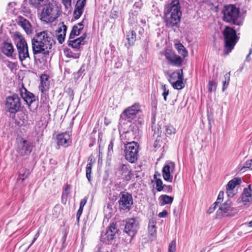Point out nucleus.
<instances>
[{
    "instance_id": "680f3d73",
    "label": "nucleus",
    "mask_w": 252,
    "mask_h": 252,
    "mask_svg": "<svg viewBox=\"0 0 252 252\" xmlns=\"http://www.w3.org/2000/svg\"><path fill=\"white\" fill-rule=\"evenodd\" d=\"M226 189V193L228 197H232L234 195L235 193L234 192L233 190H230V189Z\"/></svg>"
},
{
    "instance_id": "c756f323",
    "label": "nucleus",
    "mask_w": 252,
    "mask_h": 252,
    "mask_svg": "<svg viewBox=\"0 0 252 252\" xmlns=\"http://www.w3.org/2000/svg\"><path fill=\"white\" fill-rule=\"evenodd\" d=\"M241 179L239 177L234 178L230 180L226 186V189H229L230 190H233L237 185H239L241 184Z\"/></svg>"
},
{
    "instance_id": "49530a36",
    "label": "nucleus",
    "mask_w": 252,
    "mask_h": 252,
    "mask_svg": "<svg viewBox=\"0 0 252 252\" xmlns=\"http://www.w3.org/2000/svg\"><path fill=\"white\" fill-rule=\"evenodd\" d=\"M84 11L80 10L75 8L73 11V17L76 20L78 19L82 15Z\"/></svg>"
},
{
    "instance_id": "cd10ccee",
    "label": "nucleus",
    "mask_w": 252,
    "mask_h": 252,
    "mask_svg": "<svg viewBox=\"0 0 252 252\" xmlns=\"http://www.w3.org/2000/svg\"><path fill=\"white\" fill-rule=\"evenodd\" d=\"M67 43L68 46L74 49L75 51L80 53L81 45H82L76 39H69V38Z\"/></svg>"
},
{
    "instance_id": "8fccbe9b",
    "label": "nucleus",
    "mask_w": 252,
    "mask_h": 252,
    "mask_svg": "<svg viewBox=\"0 0 252 252\" xmlns=\"http://www.w3.org/2000/svg\"><path fill=\"white\" fill-rule=\"evenodd\" d=\"M85 71L84 66L82 65L79 70L76 72L74 73V78L76 79H78L80 76L82 75L83 72Z\"/></svg>"
},
{
    "instance_id": "72a5a7b5",
    "label": "nucleus",
    "mask_w": 252,
    "mask_h": 252,
    "mask_svg": "<svg viewBox=\"0 0 252 252\" xmlns=\"http://www.w3.org/2000/svg\"><path fill=\"white\" fill-rule=\"evenodd\" d=\"M65 55L68 58H72L73 59H78L80 55V53L75 51L73 52L69 48H65L63 50Z\"/></svg>"
},
{
    "instance_id": "4c0bfd02",
    "label": "nucleus",
    "mask_w": 252,
    "mask_h": 252,
    "mask_svg": "<svg viewBox=\"0 0 252 252\" xmlns=\"http://www.w3.org/2000/svg\"><path fill=\"white\" fill-rule=\"evenodd\" d=\"M19 20L18 24L21 25V26L25 30L28 29L29 26L31 27V25L29 21L24 17L19 16Z\"/></svg>"
},
{
    "instance_id": "2f4dec72",
    "label": "nucleus",
    "mask_w": 252,
    "mask_h": 252,
    "mask_svg": "<svg viewBox=\"0 0 252 252\" xmlns=\"http://www.w3.org/2000/svg\"><path fill=\"white\" fill-rule=\"evenodd\" d=\"M136 33L134 31H130L126 34V39L128 47L134 45L136 40Z\"/></svg>"
},
{
    "instance_id": "4be33fe9",
    "label": "nucleus",
    "mask_w": 252,
    "mask_h": 252,
    "mask_svg": "<svg viewBox=\"0 0 252 252\" xmlns=\"http://www.w3.org/2000/svg\"><path fill=\"white\" fill-rule=\"evenodd\" d=\"M63 25L56 31L57 40L60 44H62L64 41L66 32L67 31V27L63 23H62Z\"/></svg>"
},
{
    "instance_id": "79ce46f5",
    "label": "nucleus",
    "mask_w": 252,
    "mask_h": 252,
    "mask_svg": "<svg viewBox=\"0 0 252 252\" xmlns=\"http://www.w3.org/2000/svg\"><path fill=\"white\" fill-rule=\"evenodd\" d=\"M156 185V189L158 191H161L163 190L164 184L161 179H157L155 180Z\"/></svg>"
},
{
    "instance_id": "2eb2a0df",
    "label": "nucleus",
    "mask_w": 252,
    "mask_h": 252,
    "mask_svg": "<svg viewBox=\"0 0 252 252\" xmlns=\"http://www.w3.org/2000/svg\"><path fill=\"white\" fill-rule=\"evenodd\" d=\"M233 210L232 202L230 199H228L219 207L216 213V218L220 219L228 216Z\"/></svg>"
},
{
    "instance_id": "39448f33",
    "label": "nucleus",
    "mask_w": 252,
    "mask_h": 252,
    "mask_svg": "<svg viewBox=\"0 0 252 252\" xmlns=\"http://www.w3.org/2000/svg\"><path fill=\"white\" fill-rule=\"evenodd\" d=\"M59 8L55 2L44 5L41 13V19L46 22H53L59 16Z\"/></svg>"
},
{
    "instance_id": "aec40b11",
    "label": "nucleus",
    "mask_w": 252,
    "mask_h": 252,
    "mask_svg": "<svg viewBox=\"0 0 252 252\" xmlns=\"http://www.w3.org/2000/svg\"><path fill=\"white\" fill-rule=\"evenodd\" d=\"M19 92L20 95L28 105L29 108L31 107L32 103L36 101V99H38L37 96L32 93L28 91L24 86L20 88Z\"/></svg>"
},
{
    "instance_id": "20e7f679",
    "label": "nucleus",
    "mask_w": 252,
    "mask_h": 252,
    "mask_svg": "<svg viewBox=\"0 0 252 252\" xmlns=\"http://www.w3.org/2000/svg\"><path fill=\"white\" fill-rule=\"evenodd\" d=\"M224 36V54L228 55L234 47L237 42L236 31L233 28L226 26L222 31Z\"/></svg>"
},
{
    "instance_id": "c03bdc74",
    "label": "nucleus",
    "mask_w": 252,
    "mask_h": 252,
    "mask_svg": "<svg viewBox=\"0 0 252 252\" xmlns=\"http://www.w3.org/2000/svg\"><path fill=\"white\" fill-rule=\"evenodd\" d=\"M161 89L163 90V93L162 94V95L163 96L164 100L165 101H166L167 96L169 94V90L167 88V86L166 85H162Z\"/></svg>"
},
{
    "instance_id": "052dcab7",
    "label": "nucleus",
    "mask_w": 252,
    "mask_h": 252,
    "mask_svg": "<svg viewBox=\"0 0 252 252\" xmlns=\"http://www.w3.org/2000/svg\"><path fill=\"white\" fill-rule=\"evenodd\" d=\"M63 236L62 238V241L63 245H64L65 243L66 240L67 233L66 232V231L64 230L63 232Z\"/></svg>"
},
{
    "instance_id": "09e8293b",
    "label": "nucleus",
    "mask_w": 252,
    "mask_h": 252,
    "mask_svg": "<svg viewBox=\"0 0 252 252\" xmlns=\"http://www.w3.org/2000/svg\"><path fill=\"white\" fill-rule=\"evenodd\" d=\"M176 243L174 241H172L168 246V252H175Z\"/></svg>"
},
{
    "instance_id": "5fc2aeb1",
    "label": "nucleus",
    "mask_w": 252,
    "mask_h": 252,
    "mask_svg": "<svg viewBox=\"0 0 252 252\" xmlns=\"http://www.w3.org/2000/svg\"><path fill=\"white\" fill-rule=\"evenodd\" d=\"M163 186H164V189H163V190L164 192H166L167 193H171L172 192L173 189H172V187L171 185H164Z\"/></svg>"
},
{
    "instance_id": "4468645a",
    "label": "nucleus",
    "mask_w": 252,
    "mask_h": 252,
    "mask_svg": "<svg viewBox=\"0 0 252 252\" xmlns=\"http://www.w3.org/2000/svg\"><path fill=\"white\" fill-rule=\"evenodd\" d=\"M33 147L32 142L27 140H23L18 143L16 151L21 156H29L32 152Z\"/></svg>"
},
{
    "instance_id": "b1692460",
    "label": "nucleus",
    "mask_w": 252,
    "mask_h": 252,
    "mask_svg": "<svg viewBox=\"0 0 252 252\" xmlns=\"http://www.w3.org/2000/svg\"><path fill=\"white\" fill-rule=\"evenodd\" d=\"M90 161L87 165L86 167V177L89 183H91V173L92 169L93 167V163L95 162L94 159H93V157L90 156L88 159Z\"/></svg>"
},
{
    "instance_id": "393cba45",
    "label": "nucleus",
    "mask_w": 252,
    "mask_h": 252,
    "mask_svg": "<svg viewBox=\"0 0 252 252\" xmlns=\"http://www.w3.org/2000/svg\"><path fill=\"white\" fill-rule=\"evenodd\" d=\"M156 218H152L149 220L148 223V232L149 234L151 236H155L157 232L156 227Z\"/></svg>"
},
{
    "instance_id": "3c124183",
    "label": "nucleus",
    "mask_w": 252,
    "mask_h": 252,
    "mask_svg": "<svg viewBox=\"0 0 252 252\" xmlns=\"http://www.w3.org/2000/svg\"><path fill=\"white\" fill-rule=\"evenodd\" d=\"M114 145V140L111 139V141L110 142L108 147V154L109 155H111L112 154L113 152V148Z\"/></svg>"
},
{
    "instance_id": "de8ad7c7",
    "label": "nucleus",
    "mask_w": 252,
    "mask_h": 252,
    "mask_svg": "<svg viewBox=\"0 0 252 252\" xmlns=\"http://www.w3.org/2000/svg\"><path fill=\"white\" fill-rule=\"evenodd\" d=\"M87 33H84L80 37L76 38V39L81 44V45H83L85 44L86 41H85L87 37Z\"/></svg>"
},
{
    "instance_id": "6e6552de",
    "label": "nucleus",
    "mask_w": 252,
    "mask_h": 252,
    "mask_svg": "<svg viewBox=\"0 0 252 252\" xmlns=\"http://www.w3.org/2000/svg\"><path fill=\"white\" fill-rule=\"evenodd\" d=\"M126 159L131 163H135L138 159L139 144L134 141L128 142L125 145Z\"/></svg>"
},
{
    "instance_id": "dca6fc26",
    "label": "nucleus",
    "mask_w": 252,
    "mask_h": 252,
    "mask_svg": "<svg viewBox=\"0 0 252 252\" xmlns=\"http://www.w3.org/2000/svg\"><path fill=\"white\" fill-rule=\"evenodd\" d=\"M165 57L170 65L177 67L182 66L184 61L183 59L172 51H166L165 53Z\"/></svg>"
},
{
    "instance_id": "c9c22d12",
    "label": "nucleus",
    "mask_w": 252,
    "mask_h": 252,
    "mask_svg": "<svg viewBox=\"0 0 252 252\" xmlns=\"http://www.w3.org/2000/svg\"><path fill=\"white\" fill-rule=\"evenodd\" d=\"M140 11L136 9H132L130 11L129 14V20L131 23H135L137 22V16Z\"/></svg>"
},
{
    "instance_id": "ea45409f",
    "label": "nucleus",
    "mask_w": 252,
    "mask_h": 252,
    "mask_svg": "<svg viewBox=\"0 0 252 252\" xmlns=\"http://www.w3.org/2000/svg\"><path fill=\"white\" fill-rule=\"evenodd\" d=\"M86 0H77L75 8L84 11V8L86 5Z\"/></svg>"
},
{
    "instance_id": "0e129e2a",
    "label": "nucleus",
    "mask_w": 252,
    "mask_h": 252,
    "mask_svg": "<svg viewBox=\"0 0 252 252\" xmlns=\"http://www.w3.org/2000/svg\"><path fill=\"white\" fill-rule=\"evenodd\" d=\"M87 199L88 198L86 197L82 199L80 201L79 207L84 208V206L86 205L87 202Z\"/></svg>"
},
{
    "instance_id": "58836bf2",
    "label": "nucleus",
    "mask_w": 252,
    "mask_h": 252,
    "mask_svg": "<svg viewBox=\"0 0 252 252\" xmlns=\"http://www.w3.org/2000/svg\"><path fill=\"white\" fill-rule=\"evenodd\" d=\"M230 72L226 73L224 75V80L222 82L223 86H222V91L223 92H224L225 90V89L227 88V87L229 85V81H230Z\"/></svg>"
},
{
    "instance_id": "37998d69",
    "label": "nucleus",
    "mask_w": 252,
    "mask_h": 252,
    "mask_svg": "<svg viewBox=\"0 0 252 252\" xmlns=\"http://www.w3.org/2000/svg\"><path fill=\"white\" fill-rule=\"evenodd\" d=\"M43 1V0H30V3L35 8H39L42 6L41 2Z\"/></svg>"
},
{
    "instance_id": "a19ab883",
    "label": "nucleus",
    "mask_w": 252,
    "mask_h": 252,
    "mask_svg": "<svg viewBox=\"0 0 252 252\" xmlns=\"http://www.w3.org/2000/svg\"><path fill=\"white\" fill-rule=\"evenodd\" d=\"M64 93L67 94L69 97L68 99L70 101H72L74 98V92L73 90L70 88H67L64 91Z\"/></svg>"
},
{
    "instance_id": "423d86ee",
    "label": "nucleus",
    "mask_w": 252,
    "mask_h": 252,
    "mask_svg": "<svg viewBox=\"0 0 252 252\" xmlns=\"http://www.w3.org/2000/svg\"><path fill=\"white\" fill-rule=\"evenodd\" d=\"M13 38L14 40H18L16 46L20 61L23 62L27 58H30L28 44L22 34L19 32H16L13 35Z\"/></svg>"
},
{
    "instance_id": "f257e3e1",
    "label": "nucleus",
    "mask_w": 252,
    "mask_h": 252,
    "mask_svg": "<svg viewBox=\"0 0 252 252\" xmlns=\"http://www.w3.org/2000/svg\"><path fill=\"white\" fill-rule=\"evenodd\" d=\"M56 43L52 33L48 30L36 32L32 39V50L35 63H41L39 57L46 58L49 55V50Z\"/></svg>"
},
{
    "instance_id": "774afa93",
    "label": "nucleus",
    "mask_w": 252,
    "mask_h": 252,
    "mask_svg": "<svg viewBox=\"0 0 252 252\" xmlns=\"http://www.w3.org/2000/svg\"><path fill=\"white\" fill-rule=\"evenodd\" d=\"M111 123V120L107 117H105L104 119V125L106 126H108Z\"/></svg>"
},
{
    "instance_id": "1a4fd4ad",
    "label": "nucleus",
    "mask_w": 252,
    "mask_h": 252,
    "mask_svg": "<svg viewBox=\"0 0 252 252\" xmlns=\"http://www.w3.org/2000/svg\"><path fill=\"white\" fill-rule=\"evenodd\" d=\"M5 105L8 112L11 114L15 115L17 112L20 111L21 99L18 94H14L6 97Z\"/></svg>"
},
{
    "instance_id": "7c9ffc66",
    "label": "nucleus",
    "mask_w": 252,
    "mask_h": 252,
    "mask_svg": "<svg viewBox=\"0 0 252 252\" xmlns=\"http://www.w3.org/2000/svg\"><path fill=\"white\" fill-rule=\"evenodd\" d=\"M155 119H152V123L153 125L155 124ZM152 129L153 131H154V134H153V137H157V138H160L161 133H162V130H161V126L158 124L157 126H152Z\"/></svg>"
},
{
    "instance_id": "5701e85b",
    "label": "nucleus",
    "mask_w": 252,
    "mask_h": 252,
    "mask_svg": "<svg viewBox=\"0 0 252 252\" xmlns=\"http://www.w3.org/2000/svg\"><path fill=\"white\" fill-rule=\"evenodd\" d=\"M2 52L8 57H12L14 52V48L11 43L4 41L2 47Z\"/></svg>"
},
{
    "instance_id": "473e14b6",
    "label": "nucleus",
    "mask_w": 252,
    "mask_h": 252,
    "mask_svg": "<svg viewBox=\"0 0 252 252\" xmlns=\"http://www.w3.org/2000/svg\"><path fill=\"white\" fill-rule=\"evenodd\" d=\"M175 47L178 51L179 54L182 55L184 58L188 56V52L185 47L180 43L175 44Z\"/></svg>"
},
{
    "instance_id": "9d476101",
    "label": "nucleus",
    "mask_w": 252,
    "mask_h": 252,
    "mask_svg": "<svg viewBox=\"0 0 252 252\" xmlns=\"http://www.w3.org/2000/svg\"><path fill=\"white\" fill-rule=\"evenodd\" d=\"M124 222L125 223L124 232L126 233L131 238H133L139 228L138 221L135 218H131L126 219Z\"/></svg>"
},
{
    "instance_id": "864d4df0",
    "label": "nucleus",
    "mask_w": 252,
    "mask_h": 252,
    "mask_svg": "<svg viewBox=\"0 0 252 252\" xmlns=\"http://www.w3.org/2000/svg\"><path fill=\"white\" fill-rule=\"evenodd\" d=\"M166 132L168 134H171L175 132V129L172 126H166Z\"/></svg>"
},
{
    "instance_id": "ddd939ff",
    "label": "nucleus",
    "mask_w": 252,
    "mask_h": 252,
    "mask_svg": "<svg viewBox=\"0 0 252 252\" xmlns=\"http://www.w3.org/2000/svg\"><path fill=\"white\" fill-rule=\"evenodd\" d=\"M120 198L118 201L120 208L123 210H130L133 204V198L131 194L125 191L120 192Z\"/></svg>"
},
{
    "instance_id": "338daca9",
    "label": "nucleus",
    "mask_w": 252,
    "mask_h": 252,
    "mask_svg": "<svg viewBox=\"0 0 252 252\" xmlns=\"http://www.w3.org/2000/svg\"><path fill=\"white\" fill-rule=\"evenodd\" d=\"M252 166V159L247 161L245 163V166L244 168H250Z\"/></svg>"
},
{
    "instance_id": "412c9836",
    "label": "nucleus",
    "mask_w": 252,
    "mask_h": 252,
    "mask_svg": "<svg viewBox=\"0 0 252 252\" xmlns=\"http://www.w3.org/2000/svg\"><path fill=\"white\" fill-rule=\"evenodd\" d=\"M241 200L246 204L247 202L252 201V189L251 185L248 188H244L241 195Z\"/></svg>"
},
{
    "instance_id": "a878e982",
    "label": "nucleus",
    "mask_w": 252,
    "mask_h": 252,
    "mask_svg": "<svg viewBox=\"0 0 252 252\" xmlns=\"http://www.w3.org/2000/svg\"><path fill=\"white\" fill-rule=\"evenodd\" d=\"M41 84L39 87L41 92L43 93L48 89L49 82L48 81V77L46 74H43L40 76Z\"/></svg>"
},
{
    "instance_id": "69168bd1",
    "label": "nucleus",
    "mask_w": 252,
    "mask_h": 252,
    "mask_svg": "<svg viewBox=\"0 0 252 252\" xmlns=\"http://www.w3.org/2000/svg\"><path fill=\"white\" fill-rule=\"evenodd\" d=\"M217 206H215V205H212L208 210L207 213L208 214H211L216 209Z\"/></svg>"
},
{
    "instance_id": "bb28decb",
    "label": "nucleus",
    "mask_w": 252,
    "mask_h": 252,
    "mask_svg": "<svg viewBox=\"0 0 252 252\" xmlns=\"http://www.w3.org/2000/svg\"><path fill=\"white\" fill-rule=\"evenodd\" d=\"M217 78L218 72H216L215 74L214 73L213 76V80H209L208 86V91L209 93H212V92H215L216 91L217 87Z\"/></svg>"
},
{
    "instance_id": "6ab92c4d",
    "label": "nucleus",
    "mask_w": 252,
    "mask_h": 252,
    "mask_svg": "<svg viewBox=\"0 0 252 252\" xmlns=\"http://www.w3.org/2000/svg\"><path fill=\"white\" fill-rule=\"evenodd\" d=\"M175 74H177L178 80L174 82L171 83L172 85L175 89L181 90L183 89L185 86V83L183 82L184 74L183 69H177L172 73L169 74V76L171 78Z\"/></svg>"
},
{
    "instance_id": "f8f14e48",
    "label": "nucleus",
    "mask_w": 252,
    "mask_h": 252,
    "mask_svg": "<svg viewBox=\"0 0 252 252\" xmlns=\"http://www.w3.org/2000/svg\"><path fill=\"white\" fill-rule=\"evenodd\" d=\"M115 170L116 173H119L122 179L124 181H130L133 175L130 165L128 164L120 163Z\"/></svg>"
},
{
    "instance_id": "bf43d9fd",
    "label": "nucleus",
    "mask_w": 252,
    "mask_h": 252,
    "mask_svg": "<svg viewBox=\"0 0 252 252\" xmlns=\"http://www.w3.org/2000/svg\"><path fill=\"white\" fill-rule=\"evenodd\" d=\"M83 208L79 207V208L76 214V218L78 221L79 220L80 217L82 215L83 212Z\"/></svg>"
},
{
    "instance_id": "e2e57ef3",
    "label": "nucleus",
    "mask_w": 252,
    "mask_h": 252,
    "mask_svg": "<svg viewBox=\"0 0 252 252\" xmlns=\"http://www.w3.org/2000/svg\"><path fill=\"white\" fill-rule=\"evenodd\" d=\"M167 214H168V213H167V211L164 210L163 211H162L161 212H160L158 214V216L159 218H165L167 216Z\"/></svg>"
},
{
    "instance_id": "e433bc0d",
    "label": "nucleus",
    "mask_w": 252,
    "mask_h": 252,
    "mask_svg": "<svg viewBox=\"0 0 252 252\" xmlns=\"http://www.w3.org/2000/svg\"><path fill=\"white\" fill-rule=\"evenodd\" d=\"M30 170L28 169H23L21 172L20 173L19 177L17 179V182H23L29 175Z\"/></svg>"
},
{
    "instance_id": "6e6d98bb",
    "label": "nucleus",
    "mask_w": 252,
    "mask_h": 252,
    "mask_svg": "<svg viewBox=\"0 0 252 252\" xmlns=\"http://www.w3.org/2000/svg\"><path fill=\"white\" fill-rule=\"evenodd\" d=\"M144 120L142 118H139L137 120H136L135 122L133 124H134L136 127H137V130H138L139 128V126H141L144 124Z\"/></svg>"
},
{
    "instance_id": "4d7b16f0",
    "label": "nucleus",
    "mask_w": 252,
    "mask_h": 252,
    "mask_svg": "<svg viewBox=\"0 0 252 252\" xmlns=\"http://www.w3.org/2000/svg\"><path fill=\"white\" fill-rule=\"evenodd\" d=\"M156 137V140L154 142V147L155 148H158L161 146L160 143L161 142V141L160 140V138H157V137Z\"/></svg>"
},
{
    "instance_id": "7ed1b4c3",
    "label": "nucleus",
    "mask_w": 252,
    "mask_h": 252,
    "mask_svg": "<svg viewBox=\"0 0 252 252\" xmlns=\"http://www.w3.org/2000/svg\"><path fill=\"white\" fill-rule=\"evenodd\" d=\"M222 20L229 24L240 26L243 21L240 15V10L234 4L224 6L222 10Z\"/></svg>"
},
{
    "instance_id": "603ef678",
    "label": "nucleus",
    "mask_w": 252,
    "mask_h": 252,
    "mask_svg": "<svg viewBox=\"0 0 252 252\" xmlns=\"http://www.w3.org/2000/svg\"><path fill=\"white\" fill-rule=\"evenodd\" d=\"M62 3L66 9L71 7V0H62Z\"/></svg>"
},
{
    "instance_id": "0eeeda50",
    "label": "nucleus",
    "mask_w": 252,
    "mask_h": 252,
    "mask_svg": "<svg viewBox=\"0 0 252 252\" xmlns=\"http://www.w3.org/2000/svg\"><path fill=\"white\" fill-rule=\"evenodd\" d=\"M140 111V108L139 103H135L127 107L121 114L119 123L125 125L127 122L131 123Z\"/></svg>"
},
{
    "instance_id": "a18cd8bd",
    "label": "nucleus",
    "mask_w": 252,
    "mask_h": 252,
    "mask_svg": "<svg viewBox=\"0 0 252 252\" xmlns=\"http://www.w3.org/2000/svg\"><path fill=\"white\" fill-rule=\"evenodd\" d=\"M143 5V2L142 0H139L136 1L133 5L132 8L133 9H138V10L141 11V9Z\"/></svg>"
},
{
    "instance_id": "f03ea898",
    "label": "nucleus",
    "mask_w": 252,
    "mask_h": 252,
    "mask_svg": "<svg viewBox=\"0 0 252 252\" xmlns=\"http://www.w3.org/2000/svg\"><path fill=\"white\" fill-rule=\"evenodd\" d=\"M182 12L179 0H172L164 11V22L168 28H178L181 23Z\"/></svg>"
},
{
    "instance_id": "a211bd4d",
    "label": "nucleus",
    "mask_w": 252,
    "mask_h": 252,
    "mask_svg": "<svg viewBox=\"0 0 252 252\" xmlns=\"http://www.w3.org/2000/svg\"><path fill=\"white\" fill-rule=\"evenodd\" d=\"M175 163L172 161H167L162 169V173L163 179L171 183L173 180V176L171 175V172L175 170Z\"/></svg>"
},
{
    "instance_id": "9b49d317",
    "label": "nucleus",
    "mask_w": 252,
    "mask_h": 252,
    "mask_svg": "<svg viewBox=\"0 0 252 252\" xmlns=\"http://www.w3.org/2000/svg\"><path fill=\"white\" fill-rule=\"evenodd\" d=\"M116 224V222L111 223L106 232L101 234L100 240L101 242L108 244L115 238L116 234L119 231Z\"/></svg>"
},
{
    "instance_id": "f704fd0d",
    "label": "nucleus",
    "mask_w": 252,
    "mask_h": 252,
    "mask_svg": "<svg viewBox=\"0 0 252 252\" xmlns=\"http://www.w3.org/2000/svg\"><path fill=\"white\" fill-rule=\"evenodd\" d=\"M82 31V28H78L77 25L73 26L69 34V39H74L76 36L79 35Z\"/></svg>"
},
{
    "instance_id": "13d9d810",
    "label": "nucleus",
    "mask_w": 252,
    "mask_h": 252,
    "mask_svg": "<svg viewBox=\"0 0 252 252\" xmlns=\"http://www.w3.org/2000/svg\"><path fill=\"white\" fill-rule=\"evenodd\" d=\"M69 194L68 192H63L62 195V202L63 203H65V202L67 199V197L68 196V195Z\"/></svg>"
},
{
    "instance_id": "f3484780",
    "label": "nucleus",
    "mask_w": 252,
    "mask_h": 252,
    "mask_svg": "<svg viewBox=\"0 0 252 252\" xmlns=\"http://www.w3.org/2000/svg\"><path fill=\"white\" fill-rule=\"evenodd\" d=\"M71 135V132L68 131L57 134L56 138L57 145L59 147H67L72 142L70 138Z\"/></svg>"
},
{
    "instance_id": "c85d7f7f",
    "label": "nucleus",
    "mask_w": 252,
    "mask_h": 252,
    "mask_svg": "<svg viewBox=\"0 0 252 252\" xmlns=\"http://www.w3.org/2000/svg\"><path fill=\"white\" fill-rule=\"evenodd\" d=\"M159 200L160 205L163 206L166 204H171L173 201L174 197L168 195L162 194L159 197Z\"/></svg>"
}]
</instances>
